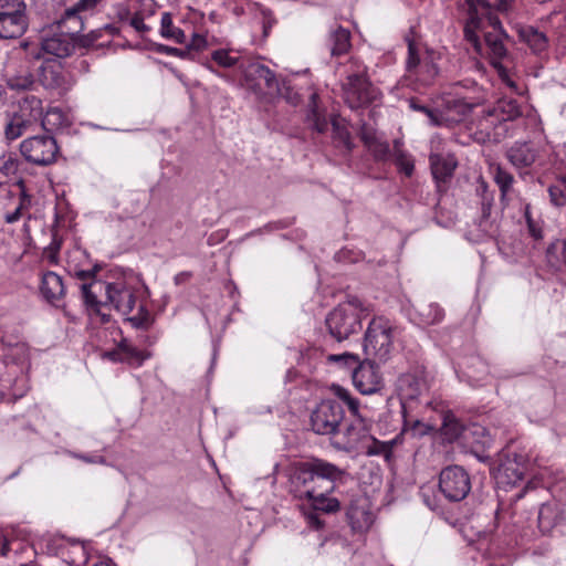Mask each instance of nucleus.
Returning <instances> with one entry per match:
<instances>
[{
    "label": "nucleus",
    "mask_w": 566,
    "mask_h": 566,
    "mask_svg": "<svg viewBox=\"0 0 566 566\" xmlns=\"http://www.w3.org/2000/svg\"><path fill=\"white\" fill-rule=\"evenodd\" d=\"M505 39H509V35L504 30L484 33V44L488 50L486 54L491 65L497 71L500 76L506 72V69L502 64V60L507 55V49L504 44Z\"/></svg>",
    "instance_id": "obj_23"
},
{
    "label": "nucleus",
    "mask_w": 566,
    "mask_h": 566,
    "mask_svg": "<svg viewBox=\"0 0 566 566\" xmlns=\"http://www.w3.org/2000/svg\"><path fill=\"white\" fill-rule=\"evenodd\" d=\"M417 314L420 323L424 325H436L442 322L444 317L443 308L437 303H421L417 307Z\"/></svg>",
    "instance_id": "obj_37"
},
{
    "label": "nucleus",
    "mask_w": 566,
    "mask_h": 566,
    "mask_svg": "<svg viewBox=\"0 0 566 566\" xmlns=\"http://www.w3.org/2000/svg\"><path fill=\"white\" fill-rule=\"evenodd\" d=\"M208 46V41L205 35L193 33L191 41L186 48H189V60H193L192 52H201Z\"/></svg>",
    "instance_id": "obj_62"
},
{
    "label": "nucleus",
    "mask_w": 566,
    "mask_h": 566,
    "mask_svg": "<svg viewBox=\"0 0 566 566\" xmlns=\"http://www.w3.org/2000/svg\"><path fill=\"white\" fill-rule=\"evenodd\" d=\"M29 28L28 6L24 0H0V39H19Z\"/></svg>",
    "instance_id": "obj_8"
},
{
    "label": "nucleus",
    "mask_w": 566,
    "mask_h": 566,
    "mask_svg": "<svg viewBox=\"0 0 566 566\" xmlns=\"http://www.w3.org/2000/svg\"><path fill=\"white\" fill-rule=\"evenodd\" d=\"M537 527L543 535L563 534L566 531L565 505L557 501H548L539 506Z\"/></svg>",
    "instance_id": "obj_18"
},
{
    "label": "nucleus",
    "mask_w": 566,
    "mask_h": 566,
    "mask_svg": "<svg viewBox=\"0 0 566 566\" xmlns=\"http://www.w3.org/2000/svg\"><path fill=\"white\" fill-rule=\"evenodd\" d=\"M334 392L339 398V400H342L344 403L347 405L348 410L353 417L361 416L359 412V406H360L359 400L357 398L353 397L352 394L347 389H345L340 386H335Z\"/></svg>",
    "instance_id": "obj_52"
},
{
    "label": "nucleus",
    "mask_w": 566,
    "mask_h": 566,
    "mask_svg": "<svg viewBox=\"0 0 566 566\" xmlns=\"http://www.w3.org/2000/svg\"><path fill=\"white\" fill-rule=\"evenodd\" d=\"M326 361L328 364H336L340 367L352 370L353 373L361 360L358 355L345 352L342 354H329L326 357Z\"/></svg>",
    "instance_id": "obj_49"
},
{
    "label": "nucleus",
    "mask_w": 566,
    "mask_h": 566,
    "mask_svg": "<svg viewBox=\"0 0 566 566\" xmlns=\"http://www.w3.org/2000/svg\"><path fill=\"white\" fill-rule=\"evenodd\" d=\"M394 161L399 172L406 177H411L415 171V161L412 156L402 149V142L396 139L394 142Z\"/></svg>",
    "instance_id": "obj_36"
},
{
    "label": "nucleus",
    "mask_w": 566,
    "mask_h": 566,
    "mask_svg": "<svg viewBox=\"0 0 566 566\" xmlns=\"http://www.w3.org/2000/svg\"><path fill=\"white\" fill-rule=\"evenodd\" d=\"M57 25L62 32L44 39L41 43V49L46 54L57 59H65L75 52V34L81 33L84 30V25L81 21H77V25L69 27L67 23L62 27Z\"/></svg>",
    "instance_id": "obj_13"
},
{
    "label": "nucleus",
    "mask_w": 566,
    "mask_h": 566,
    "mask_svg": "<svg viewBox=\"0 0 566 566\" xmlns=\"http://www.w3.org/2000/svg\"><path fill=\"white\" fill-rule=\"evenodd\" d=\"M522 116V109L518 102L514 98H500L496 103L484 109L479 123L488 128H495L499 124L515 120Z\"/></svg>",
    "instance_id": "obj_19"
},
{
    "label": "nucleus",
    "mask_w": 566,
    "mask_h": 566,
    "mask_svg": "<svg viewBox=\"0 0 566 566\" xmlns=\"http://www.w3.org/2000/svg\"><path fill=\"white\" fill-rule=\"evenodd\" d=\"M467 430L468 427H465L451 410H446L442 412L440 434L443 441L453 443L459 439L463 440Z\"/></svg>",
    "instance_id": "obj_31"
},
{
    "label": "nucleus",
    "mask_w": 566,
    "mask_h": 566,
    "mask_svg": "<svg viewBox=\"0 0 566 566\" xmlns=\"http://www.w3.org/2000/svg\"><path fill=\"white\" fill-rule=\"evenodd\" d=\"M244 80L247 86L256 95H264L265 92H273L274 87H279V80L275 73L259 62H252L247 65Z\"/></svg>",
    "instance_id": "obj_20"
},
{
    "label": "nucleus",
    "mask_w": 566,
    "mask_h": 566,
    "mask_svg": "<svg viewBox=\"0 0 566 566\" xmlns=\"http://www.w3.org/2000/svg\"><path fill=\"white\" fill-rule=\"evenodd\" d=\"M65 115L62 109L57 107H52L43 112V115L40 120L41 127L46 132V134L52 135L55 130L61 129L64 126Z\"/></svg>",
    "instance_id": "obj_42"
},
{
    "label": "nucleus",
    "mask_w": 566,
    "mask_h": 566,
    "mask_svg": "<svg viewBox=\"0 0 566 566\" xmlns=\"http://www.w3.org/2000/svg\"><path fill=\"white\" fill-rule=\"evenodd\" d=\"M476 195L480 198L481 205V217L479 220V227L486 229L492 224L491 214L494 207V191L490 190L488 184L482 180L476 187Z\"/></svg>",
    "instance_id": "obj_35"
},
{
    "label": "nucleus",
    "mask_w": 566,
    "mask_h": 566,
    "mask_svg": "<svg viewBox=\"0 0 566 566\" xmlns=\"http://www.w3.org/2000/svg\"><path fill=\"white\" fill-rule=\"evenodd\" d=\"M41 296L51 305L63 307L62 301L66 294L63 277L53 271H46L42 274L40 283Z\"/></svg>",
    "instance_id": "obj_24"
},
{
    "label": "nucleus",
    "mask_w": 566,
    "mask_h": 566,
    "mask_svg": "<svg viewBox=\"0 0 566 566\" xmlns=\"http://www.w3.org/2000/svg\"><path fill=\"white\" fill-rule=\"evenodd\" d=\"M523 216L527 226L528 234L536 241L543 240V221L535 220L531 212V203H525Z\"/></svg>",
    "instance_id": "obj_50"
},
{
    "label": "nucleus",
    "mask_w": 566,
    "mask_h": 566,
    "mask_svg": "<svg viewBox=\"0 0 566 566\" xmlns=\"http://www.w3.org/2000/svg\"><path fill=\"white\" fill-rule=\"evenodd\" d=\"M523 457L517 453H505L500 458L495 479L502 486H514L521 482L525 474Z\"/></svg>",
    "instance_id": "obj_22"
},
{
    "label": "nucleus",
    "mask_w": 566,
    "mask_h": 566,
    "mask_svg": "<svg viewBox=\"0 0 566 566\" xmlns=\"http://www.w3.org/2000/svg\"><path fill=\"white\" fill-rule=\"evenodd\" d=\"M211 59L221 67H232L238 63V57L231 56L227 50H216L211 54Z\"/></svg>",
    "instance_id": "obj_61"
},
{
    "label": "nucleus",
    "mask_w": 566,
    "mask_h": 566,
    "mask_svg": "<svg viewBox=\"0 0 566 566\" xmlns=\"http://www.w3.org/2000/svg\"><path fill=\"white\" fill-rule=\"evenodd\" d=\"M13 114L33 127L40 124L43 115L42 99L34 95H28L18 102V108Z\"/></svg>",
    "instance_id": "obj_30"
},
{
    "label": "nucleus",
    "mask_w": 566,
    "mask_h": 566,
    "mask_svg": "<svg viewBox=\"0 0 566 566\" xmlns=\"http://www.w3.org/2000/svg\"><path fill=\"white\" fill-rule=\"evenodd\" d=\"M367 312V307L359 297L347 296L325 317L328 335L338 343L349 339L353 335H358L363 329V319Z\"/></svg>",
    "instance_id": "obj_3"
},
{
    "label": "nucleus",
    "mask_w": 566,
    "mask_h": 566,
    "mask_svg": "<svg viewBox=\"0 0 566 566\" xmlns=\"http://www.w3.org/2000/svg\"><path fill=\"white\" fill-rule=\"evenodd\" d=\"M378 360L366 357L352 373L353 384L363 395H373L382 388Z\"/></svg>",
    "instance_id": "obj_17"
},
{
    "label": "nucleus",
    "mask_w": 566,
    "mask_h": 566,
    "mask_svg": "<svg viewBox=\"0 0 566 566\" xmlns=\"http://www.w3.org/2000/svg\"><path fill=\"white\" fill-rule=\"evenodd\" d=\"M545 262L554 271L566 268V235L563 239H555L547 245Z\"/></svg>",
    "instance_id": "obj_34"
},
{
    "label": "nucleus",
    "mask_w": 566,
    "mask_h": 566,
    "mask_svg": "<svg viewBox=\"0 0 566 566\" xmlns=\"http://www.w3.org/2000/svg\"><path fill=\"white\" fill-rule=\"evenodd\" d=\"M346 521L353 534H366L375 522L371 504L366 495L353 497L346 510Z\"/></svg>",
    "instance_id": "obj_16"
},
{
    "label": "nucleus",
    "mask_w": 566,
    "mask_h": 566,
    "mask_svg": "<svg viewBox=\"0 0 566 566\" xmlns=\"http://www.w3.org/2000/svg\"><path fill=\"white\" fill-rule=\"evenodd\" d=\"M430 170L436 184L437 192L444 195L458 167L454 155L431 154L429 157Z\"/></svg>",
    "instance_id": "obj_21"
},
{
    "label": "nucleus",
    "mask_w": 566,
    "mask_h": 566,
    "mask_svg": "<svg viewBox=\"0 0 566 566\" xmlns=\"http://www.w3.org/2000/svg\"><path fill=\"white\" fill-rule=\"evenodd\" d=\"M333 126V137L338 143L342 144L346 150L350 151L354 147L352 142V136L348 129L345 126L339 125L337 122L332 123Z\"/></svg>",
    "instance_id": "obj_56"
},
{
    "label": "nucleus",
    "mask_w": 566,
    "mask_h": 566,
    "mask_svg": "<svg viewBox=\"0 0 566 566\" xmlns=\"http://www.w3.org/2000/svg\"><path fill=\"white\" fill-rule=\"evenodd\" d=\"M397 326L384 315H375L367 325L363 338V350L366 357L386 363L394 349Z\"/></svg>",
    "instance_id": "obj_5"
},
{
    "label": "nucleus",
    "mask_w": 566,
    "mask_h": 566,
    "mask_svg": "<svg viewBox=\"0 0 566 566\" xmlns=\"http://www.w3.org/2000/svg\"><path fill=\"white\" fill-rule=\"evenodd\" d=\"M105 284L106 283L102 281L93 280L90 283L84 282L81 285L82 297L84 300V303L94 312H99V307L103 305V303L97 298L96 289H99L101 291L103 287L105 289Z\"/></svg>",
    "instance_id": "obj_43"
},
{
    "label": "nucleus",
    "mask_w": 566,
    "mask_h": 566,
    "mask_svg": "<svg viewBox=\"0 0 566 566\" xmlns=\"http://www.w3.org/2000/svg\"><path fill=\"white\" fill-rule=\"evenodd\" d=\"M441 108L444 114L446 126L450 127L461 123L473 108V104L463 98L447 97L442 99Z\"/></svg>",
    "instance_id": "obj_29"
},
{
    "label": "nucleus",
    "mask_w": 566,
    "mask_h": 566,
    "mask_svg": "<svg viewBox=\"0 0 566 566\" xmlns=\"http://www.w3.org/2000/svg\"><path fill=\"white\" fill-rule=\"evenodd\" d=\"M3 77L8 88L15 92L31 91L36 83L31 62L24 56L10 59Z\"/></svg>",
    "instance_id": "obj_15"
},
{
    "label": "nucleus",
    "mask_w": 566,
    "mask_h": 566,
    "mask_svg": "<svg viewBox=\"0 0 566 566\" xmlns=\"http://www.w3.org/2000/svg\"><path fill=\"white\" fill-rule=\"evenodd\" d=\"M319 95L313 92L306 105L305 122L312 130L323 134L328 128L325 109L318 106Z\"/></svg>",
    "instance_id": "obj_32"
},
{
    "label": "nucleus",
    "mask_w": 566,
    "mask_h": 566,
    "mask_svg": "<svg viewBox=\"0 0 566 566\" xmlns=\"http://www.w3.org/2000/svg\"><path fill=\"white\" fill-rule=\"evenodd\" d=\"M355 419L346 427L344 433L332 438V446L339 451H353L359 444L373 440L377 443L376 439L370 436V421L363 416H356Z\"/></svg>",
    "instance_id": "obj_14"
},
{
    "label": "nucleus",
    "mask_w": 566,
    "mask_h": 566,
    "mask_svg": "<svg viewBox=\"0 0 566 566\" xmlns=\"http://www.w3.org/2000/svg\"><path fill=\"white\" fill-rule=\"evenodd\" d=\"M549 202L557 208H563L566 206V193L563 190L562 186H559V180L556 177L554 184L549 185L548 189Z\"/></svg>",
    "instance_id": "obj_58"
},
{
    "label": "nucleus",
    "mask_w": 566,
    "mask_h": 566,
    "mask_svg": "<svg viewBox=\"0 0 566 566\" xmlns=\"http://www.w3.org/2000/svg\"><path fill=\"white\" fill-rule=\"evenodd\" d=\"M343 98L352 109L368 107L381 97L380 91L374 86L369 78L344 81L342 84Z\"/></svg>",
    "instance_id": "obj_11"
},
{
    "label": "nucleus",
    "mask_w": 566,
    "mask_h": 566,
    "mask_svg": "<svg viewBox=\"0 0 566 566\" xmlns=\"http://www.w3.org/2000/svg\"><path fill=\"white\" fill-rule=\"evenodd\" d=\"M160 34L166 39H171L175 42L182 44L186 42V34L184 30L177 28L172 23V17L169 12H164L160 19Z\"/></svg>",
    "instance_id": "obj_44"
},
{
    "label": "nucleus",
    "mask_w": 566,
    "mask_h": 566,
    "mask_svg": "<svg viewBox=\"0 0 566 566\" xmlns=\"http://www.w3.org/2000/svg\"><path fill=\"white\" fill-rule=\"evenodd\" d=\"M102 38H103V30H99V28L90 31L87 34L80 35V33H77V34H75L76 48L88 50V49H93V48L108 46L112 41L107 40L106 42L98 43V41Z\"/></svg>",
    "instance_id": "obj_45"
},
{
    "label": "nucleus",
    "mask_w": 566,
    "mask_h": 566,
    "mask_svg": "<svg viewBox=\"0 0 566 566\" xmlns=\"http://www.w3.org/2000/svg\"><path fill=\"white\" fill-rule=\"evenodd\" d=\"M537 149L527 142H516L506 150L507 160L516 168L531 167L537 159Z\"/></svg>",
    "instance_id": "obj_27"
},
{
    "label": "nucleus",
    "mask_w": 566,
    "mask_h": 566,
    "mask_svg": "<svg viewBox=\"0 0 566 566\" xmlns=\"http://www.w3.org/2000/svg\"><path fill=\"white\" fill-rule=\"evenodd\" d=\"M426 116L429 118L430 124L433 126H446V122L443 119L444 114L441 108V105L437 108H429L426 113Z\"/></svg>",
    "instance_id": "obj_63"
},
{
    "label": "nucleus",
    "mask_w": 566,
    "mask_h": 566,
    "mask_svg": "<svg viewBox=\"0 0 566 566\" xmlns=\"http://www.w3.org/2000/svg\"><path fill=\"white\" fill-rule=\"evenodd\" d=\"M19 150L24 160L39 167L54 165L61 156V148L53 135H34L20 143Z\"/></svg>",
    "instance_id": "obj_7"
},
{
    "label": "nucleus",
    "mask_w": 566,
    "mask_h": 566,
    "mask_svg": "<svg viewBox=\"0 0 566 566\" xmlns=\"http://www.w3.org/2000/svg\"><path fill=\"white\" fill-rule=\"evenodd\" d=\"M36 82L51 96L63 97L75 83L73 74L57 59H45L36 70Z\"/></svg>",
    "instance_id": "obj_6"
},
{
    "label": "nucleus",
    "mask_w": 566,
    "mask_h": 566,
    "mask_svg": "<svg viewBox=\"0 0 566 566\" xmlns=\"http://www.w3.org/2000/svg\"><path fill=\"white\" fill-rule=\"evenodd\" d=\"M119 350L123 354V360L130 366L139 367L149 358L150 354L133 346L126 338L119 342Z\"/></svg>",
    "instance_id": "obj_39"
},
{
    "label": "nucleus",
    "mask_w": 566,
    "mask_h": 566,
    "mask_svg": "<svg viewBox=\"0 0 566 566\" xmlns=\"http://www.w3.org/2000/svg\"><path fill=\"white\" fill-rule=\"evenodd\" d=\"M463 442L473 454L482 459L481 454L492 447L493 439L485 427L472 424L468 427Z\"/></svg>",
    "instance_id": "obj_28"
},
{
    "label": "nucleus",
    "mask_w": 566,
    "mask_h": 566,
    "mask_svg": "<svg viewBox=\"0 0 566 566\" xmlns=\"http://www.w3.org/2000/svg\"><path fill=\"white\" fill-rule=\"evenodd\" d=\"M493 178L500 189L501 199L504 200L512 190L514 177L501 165H496L494 167Z\"/></svg>",
    "instance_id": "obj_47"
},
{
    "label": "nucleus",
    "mask_w": 566,
    "mask_h": 566,
    "mask_svg": "<svg viewBox=\"0 0 566 566\" xmlns=\"http://www.w3.org/2000/svg\"><path fill=\"white\" fill-rule=\"evenodd\" d=\"M103 0H78L72 7L67 8L60 20H57V24L65 25L69 22H72L73 25H77V21H81L83 24V13L93 12L98 3Z\"/></svg>",
    "instance_id": "obj_33"
},
{
    "label": "nucleus",
    "mask_w": 566,
    "mask_h": 566,
    "mask_svg": "<svg viewBox=\"0 0 566 566\" xmlns=\"http://www.w3.org/2000/svg\"><path fill=\"white\" fill-rule=\"evenodd\" d=\"M344 409L340 402L334 399L322 400L311 415L312 430L322 436L335 438L344 420Z\"/></svg>",
    "instance_id": "obj_10"
},
{
    "label": "nucleus",
    "mask_w": 566,
    "mask_h": 566,
    "mask_svg": "<svg viewBox=\"0 0 566 566\" xmlns=\"http://www.w3.org/2000/svg\"><path fill=\"white\" fill-rule=\"evenodd\" d=\"M153 50L159 54H167V55L177 56L182 60H186V59L189 60V48L178 49V48L169 46L166 44L156 43L154 45Z\"/></svg>",
    "instance_id": "obj_60"
},
{
    "label": "nucleus",
    "mask_w": 566,
    "mask_h": 566,
    "mask_svg": "<svg viewBox=\"0 0 566 566\" xmlns=\"http://www.w3.org/2000/svg\"><path fill=\"white\" fill-rule=\"evenodd\" d=\"M517 35L521 42L525 43L531 52L541 60L548 59L549 39L547 34L533 25L518 28Z\"/></svg>",
    "instance_id": "obj_25"
},
{
    "label": "nucleus",
    "mask_w": 566,
    "mask_h": 566,
    "mask_svg": "<svg viewBox=\"0 0 566 566\" xmlns=\"http://www.w3.org/2000/svg\"><path fill=\"white\" fill-rule=\"evenodd\" d=\"M480 25V18L476 12H470V17L467 20L463 29L464 39L473 46L474 51L479 54H483V44L476 34V29Z\"/></svg>",
    "instance_id": "obj_41"
},
{
    "label": "nucleus",
    "mask_w": 566,
    "mask_h": 566,
    "mask_svg": "<svg viewBox=\"0 0 566 566\" xmlns=\"http://www.w3.org/2000/svg\"><path fill=\"white\" fill-rule=\"evenodd\" d=\"M31 128L32 127L30 125L12 113L11 115H8V122L4 126V136L7 140L12 142L21 137Z\"/></svg>",
    "instance_id": "obj_46"
},
{
    "label": "nucleus",
    "mask_w": 566,
    "mask_h": 566,
    "mask_svg": "<svg viewBox=\"0 0 566 566\" xmlns=\"http://www.w3.org/2000/svg\"><path fill=\"white\" fill-rule=\"evenodd\" d=\"M136 289L125 282L105 284L106 301L124 316L132 327L148 331L155 323L154 316L147 310L144 301H137Z\"/></svg>",
    "instance_id": "obj_2"
},
{
    "label": "nucleus",
    "mask_w": 566,
    "mask_h": 566,
    "mask_svg": "<svg viewBox=\"0 0 566 566\" xmlns=\"http://www.w3.org/2000/svg\"><path fill=\"white\" fill-rule=\"evenodd\" d=\"M488 373L486 365L479 357H471L467 361V375L469 378L479 380Z\"/></svg>",
    "instance_id": "obj_57"
},
{
    "label": "nucleus",
    "mask_w": 566,
    "mask_h": 566,
    "mask_svg": "<svg viewBox=\"0 0 566 566\" xmlns=\"http://www.w3.org/2000/svg\"><path fill=\"white\" fill-rule=\"evenodd\" d=\"M325 46L333 57L347 54L352 49V32L340 24L332 25L326 34Z\"/></svg>",
    "instance_id": "obj_26"
},
{
    "label": "nucleus",
    "mask_w": 566,
    "mask_h": 566,
    "mask_svg": "<svg viewBox=\"0 0 566 566\" xmlns=\"http://www.w3.org/2000/svg\"><path fill=\"white\" fill-rule=\"evenodd\" d=\"M416 35L417 32L413 27L409 28L403 35L408 48L405 67L410 78H413L420 86L428 87L433 85L439 76L438 61L440 60V54L429 48H424L421 51Z\"/></svg>",
    "instance_id": "obj_4"
},
{
    "label": "nucleus",
    "mask_w": 566,
    "mask_h": 566,
    "mask_svg": "<svg viewBox=\"0 0 566 566\" xmlns=\"http://www.w3.org/2000/svg\"><path fill=\"white\" fill-rule=\"evenodd\" d=\"M347 75L345 81H352L355 76L357 80L369 78L368 67L363 61L356 56H352L347 63Z\"/></svg>",
    "instance_id": "obj_51"
},
{
    "label": "nucleus",
    "mask_w": 566,
    "mask_h": 566,
    "mask_svg": "<svg viewBox=\"0 0 566 566\" xmlns=\"http://www.w3.org/2000/svg\"><path fill=\"white\" fill-rule=\"evenodd\" d=\"M359 136L366 147H368L371 143L378 139V137L376 136V132L373 128L368 127L366 123L361 124Z\"/></svg>",
    "instance_id": "obj_64"
},
{
    "label": "nucleus",
    "mask_w": 566,
    "mask_h": 566,
    "mask_svg": "<svg viewBox=\"0 0 566 566\" xmlns=\"http://www.w3.org/2000/svg\"><path fill=\"white\" fill-rule=\"evenodd\" d=\"M20 165L21 161L14 154H10L8 157H3V160L0 165V176L4 179L15 176L19 171Z\"/></svg>",
    "instance_id": "obj_55"
},
{
    "label": "nucleus",
    "mask_w": 566,
    "mask_h": 566,
    "mask_svg": "<svg viewBox=\"0 0 566 566\" xmlns=\"http://www.w3.org/2000/svg\"><path fill=\"white\" fill-rule=\"evenodd\" d=\"M32 206V196H25L23 195V198H19V203L17 208L11 211L7 212L3 217L4 222L8 224H12L18 222L21 218L25 217L28 219H31L30 209Z\"/></svg>",
    "instance_id": "obj_48"
},
{
    "label": "nucleus",
    "mask_w": 566,
    "mask_h": 566,
    "mask_svg": "<svg viewBox=\"0 0 566 566\" xmlns=\"http://www.w3.org/2000/svg\"><path fill=\"white\" fill-rule=\"evenodd\" d=\"M273 92H277L280 96L292 105L301 103V95L294 91L291 83L286 80L279 81V87H274Z\"/></svg>",
    "instance_id": "obj_53"
},
{
    "label": "nucleus",
    "mask_w": 566,
    "mask_h": 566,
    "mask_svg": "<svg viewBox=\"0 0 566 566\" xmlns=\"http://www.w3.org/2000/svg\"><path fill=\"white\" fill-rule=\"evenodd\" d=\"M367 149L371 153L373 157L377 161H386L391 156L389 144L386 140L377 139L371 143Z\"/></svg>",
    "instance_id": "obj_54"
},
{
    "label": "nucleus",
    "mask_w": 566,
    "mask_h": 566,
    "mask_svg": "<svg viewBox=\"0 0 566 566\" xmlns=\"http://www.w3.org/2000/svg\"><path fill=\"white\" fill-rule=\"evenodd\" d=\"M332 492H322V494H314L313 497H305L311 502L314 511L333 514L340 510V502L338 499L329 496Z\"/></svg>",
    "instance_id": "obj_38"
},
{
    "label": "nucleus",
    "mask_w": 566,
    "mask_h": 566,
    "mask_svg": "<svg viewBox=\"0 0 566 566\" xmlns=\"http://www.w3.org/2000/svg\"><path fill=\"white\" fill-rule=\"evenodd\" d=\"M348 476L347 471L321 458H311L294 465L289 480L290 492L304 500L322 492H333Z\"/></svg>",
    "instance_id": "obj_1"
},
{
    "label": "nucleus",
    "mask_w": 566,
    "mask_h": 566,
    "mask_svg": "<svg viewBox=\"0 0 566 566\" xmlns=\"http://www.w3.org/2000/svg\"><path fill=\"white\" fill-rule=\"evenodd\" d=\"M398 389L401 397V412L407 422L406 400H416L429 390L428 373L424 366H416L415 368L403 373L398 378Z\"/></svg>",
    "instance_id": "obj_12"
},
{
    "label": "nucleus",
    "mask_w": 566,
    "mask_h": 566,
    "mask_svg": "<svg viewBox=\"0 0 566 566\" xmlns=\"http://www.w3.org/2000/svg\"><path fill=\"white\" fill-rule=\"evenodd\" d=\"M62 247V240L56 235H53L51 243L43 250V259L51 265L59 263V253Z\"/></svg>",
    "instance_id": "obj_59"
},
{
    "label": "nucleus",
    "mask_w": 566,
    "mask_h": 566,
    "mask_svg": "<svg viewBox=\"0 0 566 566\" xmlns=\"http://www.w3.org/2000/svg\"><path fill=\"white\" fill-rule=\"evenodd\" d=\"M438 488L447 501L461 502L472 489L471 475L461 465H447L439 473Z\"/></svg>",
    "instance_id": "obj_9"
},
{
    "label": "nucleus",
    "mask_w": 566,
    "mask_h": 566,
    "mask_svg": "<svg viewBox=\"0 0 566 566\" xmlns=\"http://www.w3.org/2000/svg\"><path fill=\"white\" fill-rule=\"evenodd\" d=\"M3 355L7 361L15 365H24L30 358L29 347L23 342L4 344Z\"/></svg>",
    "instance_id": "obj_40"
}]
</instances>
